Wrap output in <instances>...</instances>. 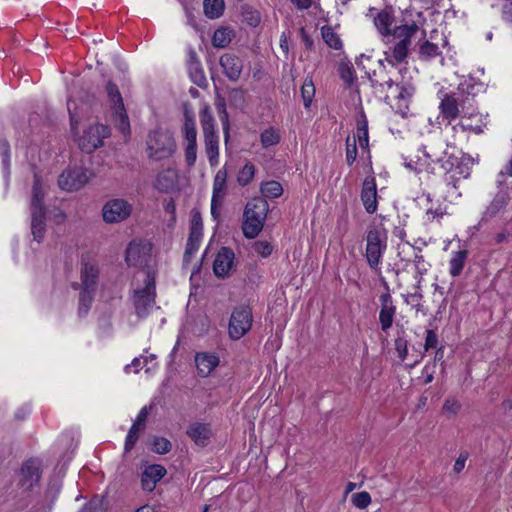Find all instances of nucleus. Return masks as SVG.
Masks as SVG:
<instances>
[{
    "instance_id": "nucleus-1",
    "label": "nucleus",
    "mask_w": 512,
    "mask_h": 512,
    "mask_svg": "<svg viewBox=\"0 0 512 512\" xmlns=\"http://www.w3.org/2000/svg\"><path fill=\"white\" fill-rule=\"evenodd\" d=\"M269 204L264 197L250 200L244 209L242 231L246 238L253 239L262 231Z\"/></svg>"
},
{
    "instance_id": "nucleus-2",
    "label": "nucleus",
    "mask_w": 512,
    "mask_h": 512,
    "mask_svg": "<svg viewBox=\"0 0 512 512\" xmlns=\"http://www.w3.org/2000/svg\"><path fill=\"white\" fill-rule=\"evenodd\" d=\"M146 144L148 157L155 161L167 159L176 151L173 133L167 129L157 128L150 132Z\"/></svg>"
},
{
    "instance_id": "nucleus-3",
    "label": "nucleus",
    "mask_w": 512,
    "mask_h": 512,
    "mask_svg": "<svg viewBox=\"0 0 512 512\" xmlns=\"http://www.w3.org/2000/svg\"><path fill=\"white\" fill-rule=\"evenodd\" d=\"M144 283L143 288L134 290L132 297L135 311L140 318L145 317L155 304L156 276L153 270L148 269L145 272Z\"/></svg>"
},
{
    "instance_id": "nucleus-4",
    "label": "nucleus",
    "mask_w": 512,
    "mask_h": 512,
    "mask_svg": "<svg viewBox=\"0 0 512 512\" xmlns=\"http://www.w3.org/2000/svg\"><path fill=\"white\" fill-rule=\"evenodd\" d=\"M386 247V230L380 226H369L366 236V258L372 269H376L380 264Z\"/></svg>"
},
{
    "instance_id": "nucleus-5",
    "label": "nucleus",
    "mask_w": 512,
    "mask_h": 512,
    "mask_svg": "<svg viewBox=\"0 0 512 512\" xmlns=\"http://www.w3.org/2000/svg\"><path fill=\"white\" fill-rule=\"evenodd\" d=\"M105 93L107 100L114 111L118 121V128L124 134H129L130 123L124 106V101L118 86L111 80L105 84Z\"/></svg>"
},
{
    "instance_id": "nucleus-6",
    "label": "nucleus",
    "mask_w": 512,
    "mask_h": 512,
    "mask_svg": "<svg viewBox=\"0 0 512 512\" xmlns=\"http://www.w3.org/2000/svg\"><path fill=\"white\" fill-rule=\"evenodd\" d=\"M42 476V461L32 457L25 460L18 473L17 485L25 491H31L39 485Z\"/></svg>"
},
{
    "instance_id": "nucleus-7",
    "label": "nucleus",
    "mask_w": 512,
    "mask_h": 512,
    "mask_svg": "<svg viewBox=\"0 0 512 512\" xmlns=\"http://www.w3.org/2000/svg\"><path fill=\"white\" fill-rule=\"evenodd\" d=\"M94 177V173L85 167L75 166L64 170L58 178V185L62 190L76 191L82 188Z\"/></svg>"
},
{
    "instance_id": "nucleus-8",
    "label": "nucleus",
    "mask_w": 512,
    "mask_h": 512,
    "mask_svg": "<svg viewBox=\"0 0 512 512\" xmlns=\"http://www.w3.org/2000/svg\"><path fill=\"white\" fill-rule=\"evenodd\" d=\"M110 136V128L103 124H93L83 131L78 139L79 148L85 153H92L103 146V140Z\"/></svg>"
},
{
    "instance_id": "nucleus-9",
    "label": "nucleus",
    "mask_w": 512,
    "mask_h": 512,
    "mask_svg": "<svg viewBox=\"0 0 512 512\" xmlns=\"http://www.w3.org/2000/svg\"><path fill=\"white\" fill-rule=\"evenodd\" d=\"M419 27L416 23L400 25L393 28V37L399 38L393 48V58L396 63H401L408 55V47L411 44V37L417 33Z\"/></svg>"
},
{
    "instance_id": "nucleus-10",
    "label": "nucleus",
    "mask_w": 512,
    "mask_h": 512,
    "mask_svg": "<svg viewBox=\"0 0 512 512\" xmlns=\"http://www.w3.org/2000/svg\"><path fill=\"white\" fill-rule=\"evenodd\" d=\"M252 325V311L248 306L236 308L229 321V335L233 339H240Z\"/></svg>"
},
{
    "instance_id": "nucleus-11",
    "label": "nucleus",
    "mask_w": 512,
    "mask_h": 512,
    "mask_svg": "<svg viewBox=\"0 0 512 512\" xmlns=\"http://www.w3.org/2000/svg\"><path fill=\"white\" fill-rule=\"evenodd\" d=\"M132 213V206L124 199H111L102 208L104 222L108 224L120 223Z\"/></svg>"
},
{
    "instance_id": "nucleus-12",
    "label": "nucleus",
    "mask_w": 512,
    "mask_h": 512,
    "mask_svg": "<svg viewBox=\"0 0 512 512\" xmlns=\"http://www.w3.org/2000/svg\"><path fill=\"white\" fill-rule=\"evenodd\" d=\"M203 223L199 211L193 210L191 216L190 234L184 253V261L188 262L192 254L198 249L202 237Z\"/></svg>"
},
{
    "instance_id": "nucleus-13",
    "label": "nucleus",
    "mask_w": 512,
    "mask_h": 512,
    "mask_svg": "<svg viewBox=\"0 0 512 512\" xmlns=\"http://www.w3.org/2000/svg\"><path fill=\"white\" fill-rule=\"evenodd\" d=\"M386 292L380 296L381 309L379 313V322L381 329L387 331L391 328L396 313V307L393 304L392 296L388 284L384 281Z\"/></svg>"
},
{
    "instance_id": "nucleus-14",
    "label": "nucleus",
    "mask_w": 512,
    "mask_h": 512,
    "mask_svg": "<svg viewBox=\"0 0 512 512\" xmlns=\"http://www.w3.org/2000/svg\"><path fill=\"white\" fill-rule=\"evenodd\" d=\"M98 277V267L93 263L85 262L83 263V267L81 269V284L73 283L72 286L74 289H79V287H81L85 291H95Z\"/></svg>"
},
{
    "instance_id": "nucleus-15",
    "label": "nucleus",
    "mask_w": 512,
    "mask_h": 512,
    "mask_svg": "<svg viewBox=\"0 0 512 512\" xmlns=\"http://www.w3.org/2000/svg\"><path fill=\"white\" fill-rule=\"evenodd\" d=\"M150 248L132 241L126 249L125 261L129 266H142L147 263Z\"/></svg>"
},
{
    "instance_id": "nucleus-16",
    "label": "nucleus",
    "mask_w": 512,
    "mask_h": 512,
    "mask_svg": "<svg viewBox=\"0 0 512 512\" xmlns=\"http://www.w3.org/2000/svg\"><path fill=\"white\" fill-rule=\"evenodd\" d=\"M167 471L164 466L153 464L147 466L141 475V485L143 490L151 492L155 489L157 482H159Z\"/></svg>"
},
{
    "instance_id": "nucleus-17",
    "label": "nucleus",
    "mask_w": 512,
    "mask_h": 512,
    "mask_svg": "<svg viewBox=\"0 0 512 512\" xmlns=\"http://www.w3.org/2000/svg\"><path fill=\"white\" fill-rule=\"evenodd\" d=\"M220 65L223 69L225 76L236 82L242 73L243 63L242 60L233 54H224L220 57Z\"/></svg>"
},
{
    "instance_id": "nucleus-18",
    "label": "nucleus",
    "mask_w": 512,
    "mask_h": 512,
    "mask_svg": "<svg viewBox=\"0 0 512 512\" xmlns=\"http://www.w3.org/2000/svg\"><path fill=\"white\" fill-rule=\"evenodd\" d=\"M233 259L234 253L231 249L227 247L221 248L213 263L215 275L219 278L227 277L232 268Z\"/></svg>"
},
{
    "instance_id": "nucleus-19",
    "label": "nucleus",
    "mask_w": 512,
    "mask_h": 512,
    "mask_svg": "<svg viewBox=\"0 0 512 512\" xmlns=\"http://www.w3.org/2000/svg\"><path fill=\"white\" fill-rule=\"evenodd\" d=\"M361 200L369 214L377 210V191L374 177H366L361 190Z\"/></svg>"
},
{
    "instance_id": "nucleus-20",
    "label": "nucleus",
    "mask_w": 512,
    "mask_h": 512,
    "mask_svg": "<svg viewBox=\"0 0 512 512\" xmlns=\"http://www.w3.org/2000/svg\"><path fill=\"white\" fill-rule=\"evenodd\" d=\"M187 435L195 442L198 446H206L212 436L211 428L206 423H192L188 426Z\"/></svg>"
},
{
    "instance_id": "nucleus-21",
    "label": "nucleus",
    "mask_w": 512,
    "mask_h": 512,
    "mask_svg": "<svg viewBox=\"0 0 512 512\" xmlns=\"http://www.w3.org/2000/svg\"><path fill=\"white\" fill-rule=\"evenodd\" d=\"M46 209H31V232L34 240L40 243L46 231Z\"/></svg>"
},
{
    "instance_id": "nucleus-22",
    "label": "nucleus",
    "mask_w": 512,
    "mask_h": 512,
    "mask_svg": "<svg viewBox=\"0 0 512 512\" xmlns=\"http://www.w3.org/2000/svg\"><path fill=\"white\" fill-rule=\"evenodd\" d=\"M195 363L199 374L206 377L218 365L219 358L212 354L197 353L195 356Z\"/></svg>"
},
{
    "instance_id": "nucleus-23",
    "label": "nucleus",
    "mask_w": 512,
    "mask_h": 512,
    "mask_svg": "<svg viewBox=\"0 0 512 512\" xmlns=\"http://www.w3.org/2000/svg\"><path fill=\"white\" fill-rule=\"evenodd\" d=\"M510 197L507 192H499L495 195L489 206L484 212L483 219H490L495 217L502 211L509 203Z\"/></svg>"
},
{
    "instance_id": "nucleus-24",
    "label": "nucleus",
    "mask_w": 512,
    "mask_h": 512,
    "mask_svg": "<svg viewBox=\"0 0 512 512\" xmlns=\"http://www.w3.org/2000/svg\"><path fill=\"white\" fill-rule=\"evenodd\" d=\"M394 21L392 12L388 9L382 10L374 19V23L379 32L384 36L393 35V29L390 28Z\"/></svg>"
},
{
    "instance_id": "nucleus-25",
    "label": "nucleus",
    "mask_w": 512,
    "mask_h": 512,
    "mask_svg": "<svg viewBox=\"0 0 512 512\" xmlns=\"http://www.w3.org/2000/svg\"><path fill=\"white\" fill-rule=\"evenodd\" d=\"M205 138V151L211 166H216L218 164V156H219V147H218V137L216 133L206 134Z\"/></svg>"
},
{
    "instance_id": "nucleus-26",
    "label": "nucleus",
    "mask_w": 512,
    "mask_h": 512,
    "mask_svg": "<svg viewBox=\"0 0 512 512\" xmlns=\"http://www.w3.org/2000/svg\"><path fill=\"white\" fill-rule=\"evenodd\" d=\"M226 180H227V171L225 169H220L214 178L213 183V196L212 199L214 202L222 201L225 193H226Z\"/></svg>"
},
{
    "instance_id": "nucleus-27",
    "label": "nucleus",
    "mask_w": 512,
    "mask_h": 512,
    "mask_svg": "<svg viewBox=\"0 0 512 512\" xmlns=\"http://www.w3.org/2000/svg\"><path fill=\"white\" fill-rule=\"evenodd\" d=\"M189 74L191 77V80L199 87L205 88L207 87V79L204 74V71L201 67V64L199 61L195 59L194 56L191 57V61L189 63Z\"/></svg>"
},
{
    "instance_id": "nucleus-28",
    "label": "nucleus",
    "mask_w": 512,
    "mask_h": 512,
    "mask_svg": "<svg viewBox=\"0 0 512 512\" xmlns=\"http://www.w3.org/2000/svg\"><path fill=\"white\" fill-rule=\"evenodd\" d=\"M444 118L455 119L459 115L458 102L452 95H446L440 104Z\"/></svg>"
},
{
    "instance_id": "nucleus-29",
    "label": "nucleus",
    "mask_w": 512,
    "mask_h": 512,
    "mask_svg": "<svg viewBox=\"0 0 512 512\" xmlns=\"http://www.w3.org/2000/svg\"><path fill=\"white\" fill-rule=\"evenodd\" d=\"M233 37V30L228 27H220L213 34L212 44L217 48H225L230 44Z\"/></svg>"
},
{
    "instance_id": "nucleus-30",
    "label": "nucleus",
    "mask_w": 512,
    "mask_h": 512,
    "mask_svg": "<svg viewBox=\"0 0 512 512\" xmlns=\"http://www.w3.org/2000/svg\"><path fill=\"white\" fill-rule=\"evenodd\" d=\"M44 193L39 176L34 174V183L32 187L31 209H45L43 204Z\"/></svg>"
},
{
    "instance_id": "nucleus-31",
    "label": "nucleus",
    "mask_w": 512,
    "mask_h": 512,
    "mask_svg": "<svg viewBox=\"0 0 512 512\" xmlns=\"http://www.w3.org/2000/svg\"><path fill=\"white\" fill-rule=\"evenodd\" d=\"M204 13L210 19L220 17L224 11V0H204Z\"/></svg>"
},
{
    "instance_id": "nucleus-32",
    "label": "nucleus",
    "mask_w": 512,
    "mask_h": 512,
    "mask_svg": "<svg viewBox=\"0 0 512 512\" xmlns=\"http://www.w3.org/2000/svg\"><path fill=\"white\" fill-rule=\"evenodd\" d=\"M241 15L243 21L251 27H257L261 22V16L259 11L254 9L252 6L243 5L241 8Z\"/></svg>"
},
{
    "instance_id": "nucleus-33",
    "label": "nucleus",
    "mask_w": 512,
    "mask_h": 512,
    "mask_svg": "<svg viewBox=\"0 0 512 512\" xmlns=\"http://www.w3.org/2000/svg\"><path fill=\"white\" fill-rule=\"evenodd\" d=\"M467 258V251L466 250H460L457 251L452 259L450 260V274L452 276H458L461 274L465 260Z\"/></svg>"
},
{
    "instance_id": "nucleus-34",
    "label": "nucleus",
    "mask_w": 512,
    "mask_h": 512,
    "mask_svg": "<svg viewBox=\"0 0 512 512\" xmlns=\"http://www.w3.org/2000/svg\"><path fill=\"white\" fill-rule=\"evenodd\" d=\"M200 122L203 130V134H213L214 130V118L208 105H205L200 113Z\"/></svg>"
},
{
    "instance_id": "nucleus-35",
    "label": "nucleus",
    "mask_w": 512,
    "mask_h": 512,
    "mask_svg": "<svg viewBox=\"0 0 512 512\" xmlns=\"http://www.w3.org/2000/svg\"><path fill=\"white\" fill-rule=\"evenodd\" d=\"M260 190L264 197L269 198H277L283 193L282 185L274 180L263 183Z\"/></svg>"
},
{
    "instance_id": "nucleus-36",
    "label": "nucleus",
    "mask_w": 512,
    "mask_h": 512,
    "mask_svg": "<svg viewBox=\"0 0 512 512\" xmlns=\"http://www.w3.org/2000/svg\"><path fill=\"white\" fill-rule=\"evenodd\" d=\"M461 129L463 132H472L475 134H480L483 132L482 126L480 124V120L478 119V123H472V117H462L457 125L453 127L454 130Z\"/></svg>"
},
{
    "instance_id": "nucleus-37",
    "label": "nucleus",
    "mask_w": 512,
    "mask_h": 512,
    "mask_svg": "<svg viewBox=\"0 0 512 512\" xmlns=\"http://www.w3.org/2000/svg\"><path fill=\"white\" fill-rule=\"evenodd\" d=\"M322 31V37L325 41V43L333 48V49H340L342 47V43L338 35L334 32V30L329 26H324L321 29Z\"/></svg>"
},
{
    "instance_id": "nucleus-38",
    "label": "nucleus",
    "mask_w": 512,
    "mask_h": 512,
    "mask_svg": "<svg viewBox=\"0 0 512 512\" xmlns=\"http://www.w3.org/2000/svg\"><path fill=\"white\" fill-rule=\"evenodd\" d=\"M315 95V87L312 79H305L301 87V96L306 108L310 107L313 97Z\"/></svg>"
},
{
    "instance_id": "nucleus-39",
    "label": "nucleus",
    "mask_w": 512,
    "mask_h": 512,
    "mask_svg": "<svg viewBox=\"0 0 512 512\" xmlns=\"http://www.w3.org/2000/svg\"><path fill=\"white\" fill-rule=\"evenodd\" d=\"M95 291H85L82 289L79 295V309L78 313L80 316L85 315L92 303Z\"/></svg>"
},
{
    "instance_id": "nucleus-40",
    "label": "nucleus",
    "mask_w": 512,
    "mask_h": 512,
    "mask_svg": "<svg viewBox=\"0 0 512 512\" xmlns=\"http://www.w3.org/2000/svg\"><path fill=\"white\" fill-rule=\"evenodd\" d=\"M255 174V166L252 163H246L245 166L239 171L237 182L241 186H246L253 179Z\"/></svg>"
},
{
    "instance_id": "nucleus-41",
    "label": "nucleus",
    "mask_w": 512,
    "mask_h": 512,
    "mask_svg": "<svg viewBox=\"0 0 512 512\" xmlns=\"http://www.w3.org/2000/svg\"><path fill=\"white\" fill-rule=\"evenodd\" d=\"M260 139H261L262 146L264 148H267V147L278 144L279 140H280V136L273 128H269V129L264 130L261 133Z\"/></svg>"
},
{
    "instance_id": "nucleus-42",
    "label": "nucleus",
    "mask_w": 512,
    "mask_h": 512,
    "mask_svg": "<svg viewBox=\"0 0 512 512\" xmlns=\"http://www.w3.org/2000/svg\"><path fill=\"white\" fill-rule=\"evenodd\" d=\"M182 134L187 143L196 142L197 140V130L195 125V120L191 121H183L182 126Z\"/></svg>"
},
{
    "instance_id": "nucleus-43",
    "label": "nucleus",
    "mask_w": 512,
    "mask_h": 512,
    "mask_svg": "<svg viewBox=\"0 0 512 512\" xmlns=\"http://www.w3.org/2000/svg\"><path fill=\"white\" fill-rule=\"evenodd\" d=\"M370 81L374 87L380 86L383 87L386 85L388 89H393L396 85L391 78H386L382 75V71L374 70L372 75H370Z\"/></svg>"
},
{
    "instance_id": "nucleus-44",
    "label": "nucleus",
    "mask_w": 512,
    "mask_h": 512,
    "mask_svg": "<svg viewBox=\"0 0 512 512\" xmlns=\"http://www.w3.org/2000/svg\"><path fill=\"white\" fill-rule=\"evenodd\" d=\"M172 448L171 442L164 437H154L152 442V451L157 454H166Z\"/></svg>"
},
{
    "instance_id": "nucleus-45",
    "label": "nucleus",
    "mask_w": 512,
    "mask_h": 512,
    "mask_svg": "<svg viewBox=\"0 0 512 512\" xmlns=\"http://www.w3.org/2000/svg\"><path fill=\"white\" fill-rule=\"evenodd\" d=\"M351 501L357 508L364 509L371 503V496L368 492L363 491L353 494Z\"/></svg>"
},
{
    "instance_id": "nucleus-46",
    "label": "nucleus",
    "mask_w": 512,
    "mask_h": 512,
    "mask_svg": "<svg viewBox=\"0 0 512 512\" xmlns=\"http://www.w3.org/2000/svg\"><path fill=\"white\" fill-rule=\"evenodd\" d=\"M197 158V142L187 143L185 147V161L188 167H193Z\"/></svg>"
},
{
    "instance_id": "nucleus-47",
    "label": "nucleus",
    "mask_w": 512,
    "mask_h": 512,
    "mask_svg": "<svg viewBox=\"0 0 512 512\" xmlns=\"http://www.w3.org/2000/svg\"><path fill=\"white\" fill-rule=\"evenodd\" d=\"M357 158L356 137L353 136L352 144H349V136L346 139V162L349 166L353 165Z\"/></svg>"
},
{
    "instance_id": "nucleus-48",
    "label": "nucleus",
    "mask_w": 512,
    "mask_h": 512,
    "mask_svg": "<svg viewBox=\"0 0 512 512\" xmlns=\"http://www.w3.org/2000/svg\"><path fill=\"white\" fill-rule=\"evenodd\" d=\"M141 430L142 429L132 425V427L130 428L128 435L126 437V441H125V451L126 452H129L134 447V445L137 442L138 437H139L138 433Z\"/></svg>"
},
{
    "instance_id": "nucleus-49",
    "label": "nucleus",
    "mask_w": 512,
    "mask_h": 512,
    "mask_svg": "<svg viewBox=\"0 0 512 512\" xmlns=\"http://www.w3.org/2000/svg\"><path fill=\"white\" fill-rule=\"evenodd\" d=\"M338 73L341 79H343L348 85L352 84L354 77L353 69L350 66L345 63H341L338 67Z\"/></svg>"
},
{
    "instance_id": "nucleus-50",
    "label": "nucleus",
    "mask_w": 512,
    "mask_h": 512,
    "mask_svg": "<svg viewBox=\"0 0 512 512\" xmlns=\"http://www.w3.org/2000/svg\"><path fill=\"white\" fill-rule=\"evenodd\" d=\"M438 49L436 44L425 41L420 47V54L427 58L434 57L438 54Z\"/></svg>"
},
{
    "instance_id": "nucleus-51",
    "label": "nucleus",
    "mask_w": 512,
    "mask_h": 512,
    "mask_svg": "<svg viewBox=\"0 0 512 512\" xmlns=\"http://www.w3.org/2000/svg\"><path fill=\"white\" fill-rule=\"evenodd\" d=\"M254 250L263 257H267L272 253L273 247L267 241H256L254 243Z\"/></svg>"
},
{
    "instance_id": "nucleus-52",
    "label": "nucleus",
    "mask_w": 512,
    "mask_h": 512,
    "mask_svg": "<svg viewBox=\"0 0 512 512\" xmlns=\"http://www.w3.org/2000/svg\"><path fill=\"white\" fill-rule=\"evenodd\" d=\"M0 156L4 166L8 167L10 162V145L6 139L0 140Z\"/></svg>"
},
{
    "instance_id": "nucleus-53",
    "label": "nucleus",
    "mask_w": 512,
    "mask_h": 512,
    "mask_svg": "<svg viewBox=\"0 0 512 512\" xmlns=\"http://www.w3.org/2000/svg\"><path fill=\"white\" fill-rule=\"evenodd\" d=\"M395 349L397 351L398 357L403 361L406 358L407 353H408L407 341L402 337L396 338Z\"/></svg>"
},
{
    "instance_id": "nucleus-54",
    "label": "nucleus",
    "mask_w": 512,
    "mask_h": 512,
    "mask_svg": "<svg viewBox=\"0 0 512 512\" xmlns=\"http://www.w3.org/2000/svg\"><path fill=\"white\" fill-rule=\"evenodd\" d=\"M103 499L93 497L87 504H85L79 512H96L102 505Z\"/></svg>"
},
{
    "instance_id": "nucleus-55",
    "label": "nucleus",
    "mask_w": 512,
    "mask_h": 512,
    "mask_svg": "<svg viewBox=\"0 0 512 512\" xmlns=\"http://www.w3.org/2000/svg\"><path fill=\"white\" fill-rule=\"evenodd\" d=\"M150 409H151V406L150 407H147V406L143 407L140 410V412H139L135 422L133 423V425L138 427V428H140V429H142V430H144L145 423H146V420H147V417H148Z\"/></svg>"
},
{
    "instance_id": "nucleus-56",
    "label": "nucleus",
    "mask_w": 512,
    "mask_h": 512,
    "mask_svg": "<svg viewBox=\"0 0 512 512\" xmlns=\"http://www.w3.org/2000/svg\"><path fill=\"white\" fill-rule=\"evenodd\" d=\"M218 114H219V118H220V121L223 126L225 140L227 141L229 138V129H230L228 112L226 109H223V111L218 112Z\"/></svg>"
},
{
    "instance_id": "nucleus-57",
    "label": "nucleus",
    "mask_w": 512,
    "mask_h": 512,
    "mask_svg": "<svg viewBox=\"0 0 512 512\" xmlns=\"http://www.w3.org/2000/svg\"><path fill=\"white\" fill-rule=\"evenodd\" d=\"M461 405L455 399H446L443 410L451 414H456L460 410Z\"/></svg>"
},
{
    "instance_id": "nucleus-58",
    "label": "nucleus",
    "mask_w": 512,
    "mask_h": 512,
    "mask_svg": "<svg viewBox=\"0 0 512 512\" xmlns=\"http://www.w3.org/2000/svg\"><path fill=\"white\" fill-rule=\"evenodd\" d=\"M437 335L433 330H427V335L425 339V350H429L430 348H434L437 345Z\"/></svg>"
},
{
    "instance_id": "nucleus-59",
    "label": "nucleus",
    "mask_w": 512,
    "mask_h": 512,
    "mask_svg": "<svg viewBox=\"0 0 512 512\" xmlns=\"http://www.w3.org/2000/svg\"><path fill=\"white\" fill-rule=\"evenodd\" d=\"M467 458H468V453H466V452L460 453L459 457L457 458V460L454 463V467H453L454 472L460 473L464 469L465 462H466Z\"/></svg>"
},
{
    "instance_id": "nucleus-60",
    "label": "nucleus",
    "mask_w": 512,
    "mask_h": 512,
    "mask_svg": "<svg viewBox=\"0 0 512 512\" xmlns=\"http://www.w3.org/2000/svg\"><path fill=\"white\" fill-rule=\"evenodd\" d=\"M164 210L167 213L171 214L172 215V219L174 220L176 206H175V202H174L173 198H169V199H165L164 200Z\"/></svg>"
},
{
    "instance_id": "nucleus-61",
    "label": "nucleus",
    "mask_w": 512,
    "mask_h": 512,
    "mask_svg": "<svg viewBox=\"0 0 512 512\" xmlns=\"http://www.w3.org/2000/svg\"><path fill=\"white\" fill-rule=\"evenodd\" d=\"M389 90H390V95L392 97H395L397 99L405 98L404 94L406 93V89L403 87H400L398 84H396L393 89H389Z\"/></svg>"
},
{
    "instance_id": "nucleus-62",
    "label": "nucleus",
    "mask_w": 512,
    "mask_h": 512,
    "mask_svg": "<svg viewBox=\"0 0 512 512\" xmlns=\"http://www.w3.org/2000/svg\"><path fill=\"white\" fill-rule=\"evenodd\" d=\"M182 106H183L184 121L195 120L191 105L188 102H184Z\"/></svg>"
},
{
    "instance_id": "nucleus-63",
    "label": "nucleus",
    "mask_w": 512,
    "mask_h": 512,
    "mask_svg": "<svg viewBox=\"0 0 512 512\" xmlns=\"http://www.w3.org/2000/svg\"><path fill=\"white\" fill-rule=\"evenodd\" d=\"M413 262L415 263L416 269H417L419 274L422 275L424 272L427 271V269L425 267L421 268V264L424 262V258H423V256L421 254L415 253L414 254Z\"/></svg>"
},
{
    "instance_id": "nucleus-64",
    "label": "nucleus",
    "mask_w": 512,
    "mask_h": 512,
    "mask_svg": "<svg viewBox=\"0 0 512 512\" xmlns=\"http://www.w3.org/2000/svg\"><path fill=\"white\" fill-rule=\"evenodd\" d=\"M508 225L506 224L504 230L501 233H498L495 237L497 243H502L507 240V238L512 235V231L508 230Z\"/></svg>"
}]
</instances>
